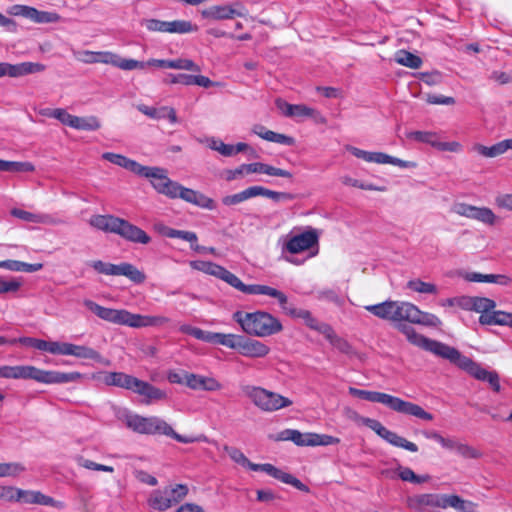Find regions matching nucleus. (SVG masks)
I'll return each instance as SVG.
<instances>
[{"mask_svg":"<svg viewBox=\"0 0 512 512\" xmlns=\"http://www.w3.org/2000/svg\"><path fill=\"white\" fill-rule=\"evenodd\" d=\"M362 424L374 431L379 437L387 441L389 444L403 448L409 452H417L418 446L407 440L406 438L399 436L397 433L388 430L382 423L372 418H362Z\"/></svg>","mask_w":512,"mask_h":512,"instance_id":"nucleus-13","label":"nucleus"},{"mask_svg":"<svg viewBox=\"0 0 512 512\" xmlns=\"http://www.w3.org/2000/svg\"><path fill=\"white\" fill-rule=\"evenodd\" d=\"M163 235L169 238H179L184 241H187L191 244V248L195 251H201L204 248L199 246L197 244V235L194 232L191 231H183V230H177L173 228L164 227L163 230H161Z\"/></svg>","mask_w":512,"mask_h":512,"instance_id":"nucleus-40","label":"nucleus"},{"mask_svg":"<svg viewBox=\"0 0 512 512\" xmlns=\"http://www.w3.org/2000/svg\"><path fill=\"white\" fill-rule=\"evenodd\" d=\"M450 363L468 372L475 379L487 382L493 391L500 392V378L496 371H488L474 362L471 358L462 355L456 348H453L448 358Z\"/></svg>","mask_w":512,"mask_h":512,"instance_id":"nucleus-7","label":"nucleus"},{"mask_svg":"<svg viewBox=\"0 0 512 512\" xmlns=\"http://www.w3.org/2000/svg\"><path fill=\"white\" fill-rule=\"evenodd\" d=\"M407 137L421 143L430 144L434 148L439 138L437 133L431 131H412L407 134Z\"/></svg>","mask_w":512,"mask_h":512,"instance_id":"nucleus-55","label":"nucleus"},{"mask_svg":"<svg viewBox=\"0 0 512 512\" xmlns=\"http://www.w3.org/2000/svg\"><path fill=\"white\" fill-rule=\"evenodd\" d=\"M417 315L418 307L416 305L410 302L394 301L392 321L413 323Z\"/></svg>","mask_w":512,"mask_h":512,"instance_id":"nucleus-30","label":"nucleus"},{"mask_svg":"<svg viewBox=\"0 0 512 512\" xmlns=\"http://www.w3.org/2000/svg\"><path fill=\"white\" fill-rule=\"evenodd\" d=\"M319 242V233L314 228H309L306 231L291 236L284 244L283 250L290 254H299L306 250L317 246Z\"/></svg>","mask_w":512,"mask_h":512,"instance_id":"nucleus-15","label":"nucleus"},{"mask_svg":"<svg viewBox=\"0 0 512 512\" xmlns=\"http://www.w3.org/2000/svg\"><path fill=\"white\" fill-rule=\"evenodd\" d=\"M83 304L100 319L118 325L128 326L130 311L126 309H113L99 305L86 299Z\"/></svg>","mask_w":512,"mask_h":512,"instance_id":"nucleus-16","label":"nucleus"},{"mask_svg":"<svg viewBox=\"0 0 512 512\" xmlns=\"http://www.w3.org/2000/svg\"><path fill=\"white\" fill-rule=\"evenodd\" d=\"M456 307L465 311H474L481 315V312H486L489 307H492V303L488 297L480 296H457Z\"/></svg>","mask_w":512,"mask_h":512,"instance_id":"nucleus-26","label":"nucleus"},{"mask_svg":"<svg viewBox=\"0 0 512 512\" xmlns=\"http://www.w3.org/2000/svg\"><path fill=\"white\" fill-rule=\"evenodd\" d=\"M455 214L493 225L496 219L494 212L487 207H477L467 203H455L452 207Z\"/></svg>","mask_w":512,"mask_h":512,"instance_id":"nucleus-19","label":"nucleus"},{"mask_svg":"<svg viewBox=\"0 0 512 512\" xmlns=\"http://www.w3.org/2000/svg\"><path fill=\"white\" fill-rule=\"evenodd\" d=\"M170 322V319L161 315H141L131 313L129 314L128 327L131 328H144V327H161Z\"/></svg>","mask_w":512,"mask_h":512,"instance_id":"nucleus-27","label":"nucleus"},{"mask_svg":"<svg viewBox=\"0 0 512 512\" xmlns=\"http://www.w3.org/2000/svg\"><path fill=\"white\" fill-rule=\"evenodd\" d=\"M289 316H291L293 318L302 319L307 327H309L310 329H312L314 331L319 332L322 335L325 333V331L330 326V324H328V323L320 322L319 320H317L309 310H305V309L290 310Z\"/></svg>","mask_w":512,"mask_h":512,"instance_id":"nucleus-33","label":"nucleus"},{"mask_svg":"<svg viewBox=\"0 0 512 512\" xmlns=\"http://www.w3.org/2000/svg\"><path fill=\"white\" fill-rule=\"evenodd\" d=\"M70 127L76 130L96 131L100 129L101 123L96 116L79 117L73 115Z\"/></svg>","mask_w":512,"mask_h":512,"instance_id":"nucleus-44","label":"nucleus"},{"mask_svg":"<svg viewBox=\"0 0 512 512\" xmlns=\"http://www.w3.org/2000/svg\"><path fill=\"white\" fill-rule=\"evenodd\" d=\"M457 453L465 459H479L483 456L480 450L461 442L458 445Z\"/></svg>","mask_w":512,"mask_h":512,"instance_id":"nucleus-62","label":"nucleus"},{"mask_svg":"<svg viewBox=\"0 0 512 512\" xmlns=\"http://www.w3.org/2000/svg\"><path fill=\"white\" fill-rule=\"evenodd\" d=\"M255 187V197L262 196L269 198L275 202L280 201H291L294 199V195L288 192H278L267 189L263 186H254Z\"/></svg>","mask_w":512,"mask_h":512,"instance_id":"nucleus-48","label":"nucleus"},{"mask_svg":"<svg viewBox=\"0 0 512 512\" xmlns=\"http://www.w3.org/2000/svg\"><path fill=\"white\" fill-rule=\"evenodd\" d=\"M394 60L399 65H402V66H405V67H408L411 69H418L421 67V65L423 63L422 59L419 56H417L407 50H404V49L398 50L395 53Z\"/></svg>","mask_w":512,"mask_h":512,"instance_id":"nucleus-45","label":"nucleus"},{"mask_svg":"<svg viewBox=\"0 0 512 512\" xmlns=\"http://www.w3.org/2000/svg\"><path fill=\"white\" fill-rule=\"evenodd\" d=\"M119 217L113 215H94L90 218L91 226L104 232L115 233Z\"/></svg>","mask_w":512,"mask_h":512,"instance_id":"nucleus-41","label":"nucleus"},{"mask_svg":"<svg viewBox=\"0 0 512 512\" xmlns=\"http://www.w3.org/2000/svg\"><path fill=\"white\" fill-rule=\"evenodd\" d=\"M252 132L259 136L260 138L273 142V143H279L284 145H293L294 144V138L287 136L285 134L277 133L271 130H268L265 126L257 124L253 127Z\"/></svg>","mask_w":512,"mask_h":512,"instance_id":"nucleus-34","label":"nucleus"},{"mask_svg":"<svg viewBox=\"0 0 512 512\" xmlns=\"http://www.w3.org/2000/svg\"><path fill=\"white\" fill-rule=\"evenodd\" d=\"M124 421L128 428L139 434L165 435L184 444L207 441L205 435L188 436L178 434L165 420L157 416L143 417L137 414H129L125 416Z\"/></svg>","mask_w":512,"mask_h":512,"instance_id":"nucleus-2","label":"nucleus"},{"mask_svg":"<svg viewBox=\"0 0 512 512\" xmlns=\"http://www.w3.org/2000/svg\"><path fill=\"white\" fill-rule=\"evenodd\" d=\"M188 494V487L184 484L167 486L163 489L154 490L147 503L149 507L157 511H166L172 506L178 504Z\"/></svg>","mask_w":512,"mask_h":512,"instance_id":"nucleus-9","label":"nucleus"},{"mask_svg":"<svg viewBox=\"0 0 512 512\" xmlns=\"http://www.w3.org/2000/svg\"><path fill=\"white\" fill-rule=\"evenodd\" d=\"M413 324H421L430 327H439L442 325V321L435 314L421 311L418 308V315L415 317Z\"/></svg>","mask_w":512,"mask_h":512,"instance_id":"nucleus-56","label":"nucleus"},{"mask_svg":"<svg viewBox=\"0 0 512 512\" xmlns=\"http://www.w3.org/2000/svg\"><path fill=\"white\" fill-rule=\"evenodd\" d=\"M312 446H328L338 444L340 439L331 435L312 433Z\"/></svg>","mask_w":512,"mask_h":512,"instance_id":"nucleus-63","label":"nucleus"},{"mask_svg":"<svg viewBox=\"0 0 512 512\" xmlns=\"http://www.w3.org/2000/svg\"><path fill=\"white\" fill-rule=\"evenodd\" d=\"M461 276L467 282L494 283L501 286H508L512 282V279L504 274H482L479 272H465L461 274Z\"/></svg>","mask_w":512,"mask_h":512,"instance_id":"nucleus-29","label":"nucleus"},{"mask_svg":"<svg viewBox=\"0 0 512 512\" xmlns=\"http://www.w3.org/2000/svg\"><path fill=\"white\" fill-rule=\"evenodd\" d=\"M349 393L360 399L381 403L391 410L401 414L414 416L425 421H432L434 419L433 414L425 411L420 405L405 401L387 393L362 390L354 387H349Z\"/></svg>","mask_w":512,"mask_h":512,"instance_id":"nucleus-3","label":"nucleus"},{"mask_svg":"<svg viewBox=\"0 0 512 512\" xmlns=\"http://www.w3.org/2000/svg\"><path fill=\"white\" fill-rule=\"evenodd\" d=\"M407 287L412 291L425 294H436L437 287L433 283L424 282L420 279H413L407 283Z\"/></svg>","mask_w":512,"mask_h":512,"instance_id":"nucleus-57","label":"nucleus"},{"mask_svg":"<svg viewBox=\"0 0 512 512\" xmlns=\"http://www.w3.org/2000/svg\"><path fill=\"white\" fill-rule=\"evenodd\" d=\"M91 378L107 386H115L139 394L144 397L143 402L147 405L166 399V393L163 390L124 372H97L93 373Z\"/></svg>","mask_w":512,"mask_h":512,"instance_id":"nucleus-1","label":"nucleus"},{"mask_svg":"<svg viewBox=\"0 0 512 512\" xmlns=\"http://www.w3.org/2000/svg\"><path fill=\"white\" fill-rule=\"evenodd\" d=\"M242 392L256 407L265 412L277 411L293 404L288 397L260 386L246 385L242 387Z\"/></svg>","mask_w":512,"mask_h":512,"instance_id":"nucleus-6","label":"nucleus"},{"mask_svg":"<svg viewBox=\"0 0 512 512\" xmlns=\"http://www.w3.org/2000/svg\"><path fill=\"white\" fill-rule=\"evenodd\" d=\"M423 435L427 439H431L439 443L444 449L447 450H456L458 448V445L460 442H457L456 440L452 438H446L443 437L439 432L437 431H425L423 432Z\"/></svg>","mask_w":512,"mask_h":512,"instance_id":"nucleus-52","label":"nucleus"},{"mask_svg":"<svg viewBox=\"0 0 512 512\" xmlns=\"http://www.w3.org/2000/svg\"><path fill=\"white\" fill-rule=\"evenodd\" d=\"M258 295H267L273 297L278 300L282 310L289 315L290 310H297V308L292 307L288 303L287 296L280 290H277L273 287L267 285H261L258 291Z\"/></svg>","mask_w":512,"mask_h":512,"instance_id":"nucleus-42","label":"nucleus"},{"mask_svg":"<svg viewBox=\"0 0 512 512\" xmlns=\"http://www.w3.org/2000/svg\"><path fill=\"white\" fill-rule=\"evenodd\" d=\"M224 346L248 358H264L270 353V347L265 343L238 334H227Z\"/></svg>","mask_w":512,"mask_h":512,"instance_id":"nucleus-10","label":"nucleus"},{"mask_svg":"<svg viewBox=\"0 0 512 512\" xmlns=\"http://www.w3.org/2000/svg\"><path fill=\"white\" fill-rule=\"evenodd\" d=\"M114 234L133 243L145 245L151 241L150 236L144 230L123 218H119Z\"/></svg>","mask_w":512,"mask_h":512,"instance_id":"nucleus-22","label":"nucleus"},{"mask_svg":"<svg viewBox=\"0 0 512 512\" xmlns=\"http://www.w3.org/2000/svg\"><path fill=\"white\" fill-rule=\"evenodd\" d=\"M190 267L195 270L201 271L205 274L215 276L217 278L220 277L221 272L224 268L223 266L210 261H191Z\"/></svg>","mask_w":512,"mask_h":512,"instance_id":"nucleus-50","label":"nucleus"},{"mask_svg":"<svg viewBox=\"0 0 512 512\" xmlns=\"http://www.w3.org/2000/svg\"><path fill=\"white\" fill-rule=\"evenodd\" d=\"M24 470L20 463H0V477L15 476Z\"/></svg>","mask_w":512,"mask_h":512,"instance_id":"nucleus-64","label":"nucleus"},{"mask_svg":"<svg viewBox=\"0 0 512 512\" xmlns=\"http://www.w3.org/2000/svg\"><path fill=\"white\" fill-rule=\"evenodd\" d=\"M60 19V16L54 12L39 11L33 7L31 21L35 23H54Z\"/></svg>","mask_w":512,"mask_h":512,"instance_id":"nucleus-58","label":"nucleus"},{"mask_svg":"<svg viewBox=\"0 0 512 512\" xmlns=\"http://www.w3.org/2000/svg\"><path fill=\"white\" fill-rule=\"evenodd\" d=\"M473 150L487 158L497 157L505 153L502 141L490 147L484 146L482 144H475L473 146Z\"/></svg>","mask_w":512,"mask_h":512,"instance_id":"nucleus-53","label":"nucleus"},{"mask_svg":"<svg viewBox=\"0 0 512 512\" xmlns=\"http://www.w3.org/2000/svg\"><path fill=\"white\" fill-rule=\"evenodd\" d=\"M276 106L286 117L305 118L312 114V108L304 104H289L282 99L276 100Z\"/></svg>","mask_w":512,"mask_h":512,"instance_id":"nucleus-35","label":"nucleus"},{"mask_svg":"<svg viewBox=\"0 0 512 512\" xmlns=\"http://www.w3.org/2000/svg\"><path fill=\"white\" fill-rule=\"evenodd\" d=\"M258 168H259L258 173L267 174L269 176L284 177V178H288V179H291L293 177V175L290 171L284 170L281 168H276L274 166H271V165H268L265 163L259 162Z\"/></svg>","mask_w":512,"mask_h":512,"instance_id":"nucleus-60","label":"nucleus"},{"mask_svg":"<svg viewBox=\"0 0 512 512\" xmlns=\"http://www.w3.org/2000/svg\"><path fill=\"white\" fill-rule=\"evenodd\" d=\"M197 30L198 27L187 20L168 21L167 33L170 34H187Z\"/></svg>","mask_w":512,"mask_h":512,"instance_id":"nucleus-49","label":"nucleus"},{"mask_svg":"<svg viewBox=\"0 0 512 512\" xmlns=\"http://www.w3.org/2000/svg\"><path fill=\"white\" fill-rule=\"evenodd\" d=\"M34 504L52 506L55 508L62 509L65 507V503L62 501L55 500L54 498L43 494L40 491H34Z\"/></svg>","mask_w":512,"mask_h":512,"instance_id":"nucleus-61","label":"nucleus"},{"mask_svg":"<svg viewBox=\"0 0 512 512\" xmlns=\"http://www.w3.org/2000/svg\"><path fill=\"white\" fill-rule=\"evenodd\" d=\"M184 383L193 390L218 391L222 384L214 377H207L193 373L184 375Z\"/></svg>","mask_w":512,"mask_h":512,"instance_id":"nucleus-25","label":"nucleus"},{"mask_svg":"<svg viewBox=\"0 0 512 512\" xmlns=\"http://www.w3.org/2000/svg\"><path fill=\"white\" fill-rule=\"evenodd\" d=\"M174 193L175 196L171 197L170 199L180 198L187 203L208 210H213L216 208V203L212 198L199 191L184 187L178 182L176 183Z\"/></svg>","mask_w":512,"mask_h":512,"instance_id":"nucleus-20","label":"nucleus"},{"mask_svg":"<svg viewBox=\"0 0 512 512\" xmlns=\"http://www.w3.org/2000/svg\"><path fill=\"white\" fill-rule=\"evenodd\" d=\"M258 295H267L273 297L278 300L282 310L289 315L290 310H297V308L292 307L288 303L287 296L280 290H277L273 287L267 285H261L258 291Z\"/></svg>","mask_w":512,"mask_h":512,"instance_id":"nucleus-43","label":"nucleus"},{"mask_svg":"<svg viewBox=\"0 0 512 512\" xmlns=\"http://www.w3.org/2000/svg\"><path fill=\"white\" fill-rule=\"evenodd\" d=\"M396 328L406 336V339L409 341V343L425 351H428L437 357L447 359L452 349L454 348L443 342L430 339L422 334L417 333L412 326L405 323H397Z\"/></svg>","mask_w":512,"mask_h":512,"instance_id":"nucleus-8","label":"nucleus"},{"mask_svg":"<svg viewBox=\"0 0 512 512\" xmlns=\"http://www.w3.org/2000/svg\"><path fill=\"white\" fill-rule=\"evenodd\" d=\"M219 279L225 281L238 291L248 295H258V291L261 286L260 284H244L235 274L231 273L226 268H223Z\"/></svg>","mask_w":512,"mask_h":512,"instance_id":"nucleus-32","label":"nucleus"},{"mask_svg":"<svg viewBox=\"0 0 512 512\" xmlns=\"http://www.w3.org/2000/svg\"><path fill=\"white\" fill-rule=\"evenodd\" d=\"M31 365L0 366V378L4 379H30Z\"/></svg>","mask_w":512,"mask_h":512,"instance_id":"nucleus-39","label":"nucleus"},{"mask_svg":"<svg viewBox=\"0 0 512 512\" xmlns=\"http://www.w3.org/2000/svg\"><path fill=\"white\" fill-rule=\"evenodd\" d=\"M249 469L253 471H263L270 475L271 477L281 481L282 483L289 484L302 492H310L309 487L302 483L298 478H296L290 473L278 469L277 467L270 463L256 464L252 462V464H249Z\"/></svg>","mask_w":512,"mask_h":512,"instance_id":"nucleus-18","label":"nucleus"},{"mask_svg":"<svg viewBox=\"0 0 512 512\" xmlns=\"http://www.w3.org/2000/svg\"><path fill=\"white\" fill-rule=\"evenodd\" d=\"M409 508L417 512H430L433 508H454L458 512H474L475 504L455 494H419L408 499Z\"/></svg>","mask_w":512,"mask_h":512,"instance_id":"nucleus-5","label":"nucleus"},{"mask_svg":"<svg viewBox=\"0 0 512 512\" xmlns=\"http://www.w3.org/2000/svg\"><path fill=\"white\" fill-rule=\"evenodd\" d=\"M353 155L370 163L373 162L377 164H391L400 168L415 166L414 163L401 160L383 152H368L358 148H353Z\"/></svg>","mask_w":512,"mask_h":512,"instance_id":"nucleus-23","label":"nucleus"},{"mask_svg":"<svg viewBox=\"0 0 512 512\" xmlns=\"http://www.w3.org/2000/svg\"><path fill=\"white\" fill-rule=\"evenodd\" d=\"M226 335L227 334L225 333L208 332L200 328L194 327L191 336L207 343H214L224 346Z\"/></svg>","mask_w":512,"mask_h":512,"instance_id":"nucleus-47","label":"nucleus"},{"mask_svg":"<svg viewBox=\"0 0 512 512\" xmlns=\"http://www.w3.org/2000/svg\"><path fill=\"white\" fill-rule=\"evenodd\" d=\"M258 165H259V162H254V163H249V164H242L233 170H228L226 179L231 181V180H235L243 175H248L251 173H258V171H259Z\"/></svg>","mask_w":512,"mask_h":512,"instance_id":"nucleus-54","label":"nucleus"},{"mask_svg":"<svg viewBox=\"0 0 512 512\" xmlns=\"http://www.w3.org/2000/svg\"><path fill=\"white\" fill-rule=\"evenodd\" d=\"M489 301L492 303V307H489L486 312H481L479 323L485 326L499 325L512 328V313L496 310V302L491 298Z\"/></svg>","mask_w":512,"mask_h":512,"instance_id":"nucleus-24","label":"nucleus"},{"mask_svg":"<svg viewBox=\"0 0 512 512\" xmlns=\"http://www.w3.org/2000/svg\"><path fill=\"white\" fill-rule=\"evenodd\" d=\"M102 158L109 161L112 164H115L119 167L125 168L134 174L138 175L141 172L142 165L135 160H132L122 154H117L113 152H105L102 154Z\"/></svg>","mask_w":512,"mask_h":512,"instance_id":"nucleus-36","label":"nucleus"},{"mask_svg":"<svg viewBox=\"0 0 512 512\" xmlns=\"http://www.w3.org/2000/svg\"><path fill=\"white\" fill-rule=\"evenodd\" d=\"M233 319L247 335L255 337H269L283 330L280 320L265 311H236Z\"/></svg>","mask_w":512,"mask_h":512,"instance_id":"nucleus-4","label":"nucleus"},{"mask_svg":"<svg viewBox=\"0 0 512 512\" xmlns=\"http://www.w3.org/2000/svg\"><path fill=\"white\" fill-rule=\"evenodd\" d=\"M11 215L25 222L35 224L57 225L61 223V220L56 219L49 214H36L19 208L12 209Z\"/></svg>","mask_w":512,"mask_h":512,"instance_id":"nucleus-28","label":"nucleus"},{"mask_svg":"<svg viewBox=\"0 0 512 512\" xmlns=\"http://www.w3.org/2000/svg\"><path fill=\"white\" fill-rule=\"evenodd\" d=\"M323 336L333 348L345 355H353V346L343 337L339 336L330 325Z\"/></svg>","mask_w":512,"mask_h":512,"instance_id":"nucleus-38","label":"nucleus"},{"mask_svg":"<svg viewBox=\"0 0 512 512\" xmlns=\"http://www.w3.org/2000/svg\"><path fill=\"white\" fill-rule=\"evenodd\" d=\"M68 355L80 359H91L105 366H109L111 363L110 360L104 358L98 351L85 345L69 343Z\"/></svg>","mask_w":512,"mask_h":512,"instance_id":"nucleus-31","label":"nucleus"},{"mask_svg":"<svg viewBox=\"0 0 512 512\" xmlns=\"http://www.w3.org/2000/svg\"><path fill=\"white\" fill-rule=\"evenodd\" d=\"M137 109L143 113L144 115L152 118V119H162L168 118L172 124L177 122V115L174 108L171 107H161L159 109L155 107H150L144 104H140L137 106Z\"/></svg>","mask_w":512,"mask_h":512,"instance_id":"nucleus-37","label":"nucleus"},{"mask_svg":"<svg viewBox=\"0 0 512 512\" xmlns=\"http://www.w3.org/2000/svg\"><path fill=\"white\" fill-rule=\"evenodd\" d=\"M394 301H384L382 303L367 305L365 309L374 316L392 321Z\"/></svg>","mask_w":512,"mask_h":512,"instance_id":"nucleus-46","label":"nucleus"},{"mask_svg":"<svg viewBox=\"0 0 512 512\" xmlns=\"http://www.w3.org/2000/svg\"><path fill=\"white\" fill-rule=\"evenodd\" d=\"M141 169L138 175L148 178L153 188L159 194L165 195L168 198L175 196L174 189L177 182L168 177L165 169L144 165H142Z\"/></svg>","mask_w":512,"mask_h":512,"instance_id":"nucleus-12","label":"nucleus"},{"mask_svg":"<svg viewBox=\"0 0 512 512\" xmlns=\"http://www.w3.org/2000/svg\"><path fill=\"white\" fill-rule=\"evenodd\" d=\"M45 70V65L38 62H21L11 64L0 63V78L8 76L11 78L23 77L29 74L39 73Z\"/></svg>","mask_w":512,"mask_h":512,"instance_id":"nucleus-21","label":"nucleus"},{"mask_svg":"<svg viewBox=\"0 0 512 512\" xmlns=\"http://www.w3.org/2000/svg\"><path fill=\"white\" fill-rule=\"evenodd\" d=\"M247 9L240 2L230 5H213L201 11V16L210 20H228L235 17H243Z\"/></svg>","mask_w":512,"mask_h":512,"instance_id":"nucleus-17","label":"nucleus"},{"mask_svg":"<svg viewBox=\"0 0 512 512\" xmlns=\"http://www.w3.org/2000/svg\"><path fill=\"white\" fill-rule=\"evenodd\" d=\"M223 450L235 463L241 466L249 468V464H252V462L249 461V459L243 454V452L236 447L224 445Z\"/></svg>","mask_w":512,"mask_h":512,"instance_id":"nucleus-59","label":"nucleus"},{"mask_svg":"<svg viewBox=\"0 0 512 512\" xmlns=\"http://www.w3.org/2000/svg\"><path fill=\"white\" fill-rule=\"evenodd\" d=\"M253 197H255V187L250 186L239 193H236L233 195H227V196L223 197L222 203L226 206H232V205L239 204V203L246 201Z\"/></svg>","mask_w":512,"mask_h":512,"instance_id":"nucleus-51","label":"nucleus"},{"mask_svg":"<svg viewBox=\"0 0 512 512\" xmlns=\"http://www.w3.org/2000/svg\"><path fill=\"white\" fill-rule=\"evenodd\" d=\"M90 266L100 274L125 276L136 284H141L146 280V275L131 263L112 264L95 260L90 263Z\"/></svg>","mask_w":512,"mask_h":512,"instance_id":"nucleus-11","label":"nucleus"},{"mask_svg":"<svg viewBox=\"0 0 512 512\" xmlns=\"http://www.w3.org/2000/svg\"><path fill=\"white\" fill-rule=\"evenodd\" d=\"M83 378V374L77 371L60 372L54 370H42L31 365L30 379L44 384H64L77 382Z\"/></svg>","mask_w":512,"mask_h":512,"instance_id":"nucleus-14","label":"nucleus"}]
</instances>
